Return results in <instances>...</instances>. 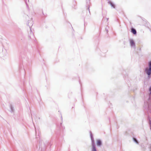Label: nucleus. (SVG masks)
I'll list each match as a JSON object with an SVG mask.
<instances>
[{"label": "nucleus", "mask_w": 151, "mask_h": 151, "mask_svg": "<svg viewBox=\"0 0 151 151\" xmlns=\"http://www.w3.org/2000/svg\"><path fill=\"white\" fill-rule=\"evenodd\" d=\"M33 21L32 19L31 18L30 20H28L27 25L29 26L30 29L29 31L28 32V37L29 39L35 41V38L31 27L33 25Z\"/></svg>", "instance_id": "nucleus-1"}, {"label": "nucleus", "mask_w": 151, "mask_h": 151, "mask_svg": "<svg viewBox=\"0 0 151 151\" xmlns=\"http://www.w3.org/2000/svg\"><path fill=\"white\" fill-rule=\"evenodd\" d=\"M90 137L91 140V151H97L93 135L91 131H90Z\"/></svg>", "instance_id": "nucleus-2"}, {"label": "nucleus", "mask_w": 151, "mask_h": 151, "mask_svg": "<svg viewBox=\"0 0 151 151\" xmlns=\"http://www.w3.org/2000/svg\"><path fill=\"white\" fill-rule=\"evenodd\" d=\"M149 68L147 67L145 69V72L147 75V78L150 79L151 77V61L148 62Z\"/></svg>", "instance_id": "nucleus-3"}, {"label": "nucleus", "mask_w": 151, "mask_h": 151, "mask_svg": "<svg viewBox=\"0 0 151 151\" xmlns=\"http://www.w3.org/2000/svg\"><path fill=\"white\" fill-rule=\"evenodd\" d=\"M90 0H86V6L87 8V10H88L89 12V14H88V13H87V14L88 15V16H89V15H91V13L89 9V7H90Z\"/></svg>", "instance_id": "nucleus-4"}, {"label": "nucleus", "mask_w": 151, "mask_h": 151, "mask_svg": "<svg viewBox=\"0 0 151 151\" xmlns=\"http://www.w3.org/2000/svg\"><path fill=\"white\" fill-rule=\"evenodd\" d=\"M130 45L132 47L135 48V43L134 41L132 39L129 40Z\"/></svg>", "instance_id": "nucleus-5"}, {"label": "nucleus", "mask_w": 151, "mask_h": 151, "mask_svg": "<svg viewBox=\"0 0 151 151\" xmlns=\"http://www.w3.org/2000/svg\"><path fill=\"white\" fill-rule=\"evenodd\" d=\"M96 145L99 147H101L102 145V142L101 140L98 139L96 140Z\"/></svg>", "instance_id": "nucleus-6"}, {"label": "nucleus", "mask_w": 151, "mask_h": 151, "mask_svg": "<svg viewBox=\"0 0 151 151\" xmlns=\"http://www.w3.org/2000/svg\"><path fill=\"white\" fill-rule=\"evenodd\" d=\"M131 32L134 35H135L137 33L136 30L133 27L131 28Z\"/></svg>", "instance_id": "nucleus-7"}, {"label": "nucleus", "mask_w": 151, "mask_h": 151, "mask_svg": "<svg viewBox=\"0 0 151 151\" xmlns=\"http://www.w3.org/2000/svg\"><path fill=\"white\" fill-rule=\"evenodd\" d=\"M108 2V3L110 4L112 7H113V8H115V5L112 2L110 1H109Z\"/></svg>", "instance_id": "nucleus-8"}, {"label": "nucleus", "mask_w": 151, "mask_h": 151, "mask_svg": "<svg viewBox=\"0 0 151 151\" xmlns=\"http://www.w3.org/2000/svg\"><path fill=\"white\" fill-rule=\"evenodd\" d=\"M47 147H46V145L44 144V147H41V151H45Z\"/></svg>", "instance_id": "nucleus-9"}, {"label": "nucleus", "mask_w": 151, "mask_h": 151, "mask_svg": "<svg viewBox=\"0 0 151 151\" xmlns=\"http://www.w3.org/2000/svg\"><path fill=\"white\" fill-rule=\"evenodd\" d=\"M19 38L21 40H22L24 38V36L22 34H21L19 35Z\"/></svg>", "instance_id": "nucleus-10"}, {"label": "nucleus", "mask_w": 151, "mask_h": 151, "mask_svg": "<svg viewBox=\"0 0 151 151\" xmlns=\"http://www.w3.org/2000/svg\"><path fill=\"white\" fill-rule=\"evenodd\" d=\"M133 140L134 141V142H135L137 144H139V142H138L137 139L136 138H135L134 137H133Z\"/></svg>", "instance_id": "nucleus-11"}, {"label": "nucleus", "mask_w": 151, "mask_h": 151, "mask_svg": "<svg viewBox=\"0 0 151 151\" xmlns=\"http://www.w3.org/2000/svg\"><path fill=\"white\" fill-rule=\"evenodd\" d=\"M10 108L11 109L10 112L11 113L13 112L14 111V107L12 106V105H10Z\"/></svg>", "instance_id": "nucleus-12"}, {"label": "nucleus", "mask_w": 151, "mask_h": 151, "mask_svg": "<svg viewBox=\"0 0 151 151\" xmlns=\"http://www.w3.org/2000/svg\"><path fill=\"white\" fill-rule=\"evenodd\" d=\"M60 129H61L62 128V129H63V128L65 129V127H63V126H62V123H60Z\"/></svg>", "instance_id": "nucleus-13"}, {"label": "nucleus", "mask_w": 151, "mask_h": 151, "mask_svg": "<svg viewBox=\"0 0 151 151\" xmlns=\"http://www.w3.org/2000/svg\"><path fill=\"white\" fill-rule=\"evenodd\" d=\"M149 124L150 125V130L151 131V122L150 120H149Z\"/></svg>", "instance_id": "nucleus-14"}, {"label": "nucleus", "mask_w": 151, "mask_h": 151, "mask_svg": "<svg viewBox=\"0 0 151 151\" xmlns=\"http://www.w3.org/2000/svg\"><path fill=\"white\" fill-rule=\"evenodd\" d=\"M149 124L150 125V130L151 131V122L150 120H149Z\"/></svg>", "instance_id": "nucleus-15"}, {"label": "nucleus", "mask_w": 151, "mask_h": 151, "mask_svg": "<svg viewBox=\"0 0 151 151\" xmlns=\"http://www.w3.org/2000/svg\"><path fill=\"white\" fill-rule=\"evenodd\" d=\"M47 144L48 145V147H49V148H50V147H51V145L49 142L47 143Z\"/></svg>", "instance_id": "nucleus-16"}, {"label": "nucleus", "mask_w": 151, "mask_h": 151, "mask_svg": "<svg viewBox=\"0 0 151 151\" xmlns=\"http://www.w3.org/2000/svg\"><path fill=\"white\" fill-rule=\"evenodd\" d=\"M149 91L150 92V94H151V86H150L149 89Z\"/></svg>", "instance_id": "nucleus-17"}, {"label": "nucleus", "mask_w": 151, "mask_h": 151, "mask_svg": "<svg viewBox=\"0 0 151 151\" xmlns=\"http://www.w3.org/2000/svg\"><path fill=\"white\" fill-rule=\"evenodd\" d=\"M106 31L107 32H108V29H107V28H106Z\"/></svg>", "instance_id": "nucleus-18"}, {"label": "nucleus", "mask_w": 151, "mask_h": 151, "mask_svg": "<svg viewBox=\"0 0 151 151\" xmlns=\"http://www.w3.org/2000/svg\"><path fill=\"white\" fill-rule=\"evenodd\" d=\"M26 5H27V8H28V5H27V2H26Z\"/></svg>", "instance_id": "nucleus-19"}, {"label": "nucleus", "mask_w": 151, "mask_h": 151, "mask_svg": "<svg viewBox=\"0 0 151 151\" xmlns=\"http://www.w3.org/2000/svg\"><path fill=\"white\" fill-rule=\"evenodd\" d=\"M29 17L28 15H27V17H26V19L28 18Z\"/></svg>", "instance_id": "nucleus-20"}, {"label": "nucleus", "mask_w": 151, "mask_h": 151, "mask_svg": "<svg viewBox=\"0 0 151 151\" xmlns=\"http://www.w3.org/2000/svg\"><path fill=\"white\" fill-rule=\"evenodd\" d=\"M22 62H24V59H22Z\"/></svg>", "instance_id": "nucleus-21"}, {"label": "nucleus", "mask_w": 151, "mask_h": 151, "mask_svg": "<svg viewBox=\"0 0 151 151\" xmlns=\"http://www.w3.org/2000/svg\"><path fill=\"white\" fill-rule=\"evenodd\" d=\"M61 119L62 120H63V118L62 116H61Z\"/></svg>", "instance_id": "nucleus-22"}, {"label": "nucleus", "mask_w": 151, "mask_h": 151, "mask_svg": "<svg viewBox=\"0 0 151 151\" xmlns=\"http://www.w3.org/2000/svg\"><path fill=\"white\" fill-rule=\"evenodd\" d=\"M84 26H85L86 23L85 22V19H84Z\"/></svg>", "instance_id": "nucleus-23"}, {"label": "nucleus", "mask_w": 151, "mask_h": 151, "mask_svg": "<svg viewBox=\"0 0 151 151\" xmlns=\"http://www.w3.org/2000/svg\"><path fill=\"white\" fill-rule=\"evenodd\" d=\"M109 19V18H106V19L107 20V21H108Z\"/></svg>", "instance_id": "nucleus-24"}, {"label": "nucleus", "mask_w": 151, "mask_h": 151, "mask_svg": "<svg viewBox=\"0 0 151 151\" xmlns=\"http://www.w3.org/2000/svg\"><path fill=\"white\" fill-rule=\"evenodd\" d=\"M28 59V58H26L27 61Z\"/></svg>", "instance_id": "nucleus-25"}, {"label": "nucleus", "mask_w": 151, "mask_h": 151, "mask_svg": "<svg viewBox=\"0 0 151 151\" xmlns=\"http://www.w3.org/2000/svg\"><path fill=\"white\" fill-rule=\"evenodd\" d=\"M139 50H141V48H140Z\"/></svg>", "instance_id": "nucleus-26"}]
</instances>
